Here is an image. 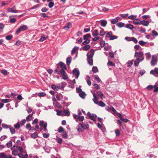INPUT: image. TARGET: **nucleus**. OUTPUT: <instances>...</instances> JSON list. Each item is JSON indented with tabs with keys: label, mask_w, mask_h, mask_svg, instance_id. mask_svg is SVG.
I'll list each match as a JSON object with an SVG mask.
<instances>
[{
	"label": "nucleus",
	"mask_w": 158,
	"mask_h": 158,
	"mask_svg": "<svg viewBox=\"0 0 158 158\" xmlns=\"http://www.w3.org/2000/svg\"><path fill=\"white\" fill-rule=\"evenodd\" d=\"M94 54V50L93 49H91L87 54V60L89 64L90 65H93V57Z\"/></svg>",
	"instance_id": "obj_1"
},
{
	"label": "nucleus",
	"mask_w": 158,
	"mask_h": 158,
	"mask_svg": "<svg viewBox=\"0 0 158 158\" xmlns=\"http://www.w3.org/2000/svg\"><path fill=\"white\" fill-rule=\"evenodd\" d=\"M93 96L94 98L93 99V101L95 104L102 107H104L106 106V104L102 101H100L99 102H98V98L94 94H93Z\"/></svg>",
	"instance_id": "obj_2"
},
{
	"label": "nucleus",
	"mask_w": 158,
	"mask_h": 158,
	"mask_svg": "<svg viewBox=\"0 0 158 158\" xmlns=\"http://www.w3.org/2000/svg\"><path fill=\"white\" fill-rule=\"evenodd\" d=\"M134 57L136 58V59L137 60H139L140 61H142L144 59L143 53L141 52L136 51L135 53Z\"/></svg>",
	"instance_id": "obj_3"
},
{
	"label": "nucleus",
	"mask_w": 158,
	"mask_h": 158,
	"mask_svg": "<svg viewBox=\"0 0 158 158\" xmlns=\"http://www.w3.org/2000/svg\"><path fill=\"white\" fill-rule=\"evenodd\" d=\"M28 28L27 26L25 25L21 26L16 31V34L18 35L21 31L27 30Z\"/></svg>",
	"instance_id": "obj_4"
},
{
	"label": "nucleus",
	"mask_w": 158,
	"mask_h": 158,
	"mask_svg": "<svg viewBox=\"0 0 158 158\" xmlns=\"http://www.w3.org/2000/svg\"><path fill=\"white\" fill-rule=\"evenodd\" d=\"M90 36V35L89 34H87L84 36L83 39L85 41L82 43L83 45H86L90 42V41L89 40V38Z\"/></svg>",
	"instance_id": "obj_5"
},
{
	"label": "nucleus",
	"mask_w": 158,
	"mask_h": 158,
	"mask_svg": "<svg viewBox=\"0 0 158 158\" xmlns=\"http://www.w3.org/2000/svg\"><path fill=\"white\" fill-rule=\"evenodd\" d=\"M73 116L74 118L76 119L77 122L78 121H82L84 119L83 116H79L78 115L73 114Z\"/></svg>",
	"instance_id": "obj_6"
},
{
	"label": "nucleus",
	"mask_w": 158,
	"mask_h": 158,
	"mask_svg": "<svg viewBox=\"0 0 158 158\" xmlns=\"http://www.w3.org/2000/svg\"><path fill=\"white\" fill-rule=\"evenodd\" d=\"M40 126L43 127L44 128V131L46 132L47 131V123H45L44 121L43 120L40 121Z\"/></svg>",
	"instance_id": "obj_7"
},
{
	"label": "nucleus",
	"mask_w": 158,
	"mask_h": 158,
	"mask_svg": "<svg viewBox=\"0 0 158 158\" xmlns=\"http://www.w3.org/2000/svg\"><path fill=\"white\" fill-rule=\"evenodd\" d=\"M157 60L156 57L155 56H152L151 62V65L152 66H154L157 64Z\"/></svg>",
	"instance_id": "obj_8"
},
{
	"label": "nucleus",
	"mask_w": 158,
	"mask_h": 158,
	"mask_svg": "<svg viewBox=\"0 0 158 158\" xmlns=\"http://www.w3.org/2000/svg\"><path fill=\"white\" fill-rule=\"evenodd\" d=\"M73 74L75 76L76 78L77 79L80 75L79 70L77 69H74L73 70Z\"/></svg>",
	"instance_id": "obj_9"
},
{
	"label": "nucleus",
	"mask_w": 158,
	"mask_h": 158,
	"mask_svg": "<svg viewBox=\"0 0 158 158\" xmlns=\"http://www.w3.org/2000/svg\"><path fill=\"white\" fill-rule=\"evenodd\" d=\"M60 74H62L63 77L62 78L64 80H66L68 78V76L66 74L65 70L63 69H61V73Z\"/></svg>",
	"instance_id": "obj_10"
},
{
	"label": "nucleus",
	"mask_w": 158,
	"mask_h": 158,
	"mask_svg": "<svg viewBox=\"0 0 158 158\" xmlns=\"http://www.w3.org/2000/svg\"><path fill=\"white\" fill-rule=\"evenodd\" d=\"M150 73L155 76H157L158 75V68H155L154 70H152L150 71Z\"/></svg>",
	"instance_id": "obj_11"
},
{
	"label": "nucleus",
	"mask_w": 158,
	"mask_h": 158,
	"mask_svg": "<svg viewBox=\"0 0 158 158\" xmlns=\"http://www.w3.org/2000/svg\"><path fill=\"white\" fill-rule=\"evenodd\" d=\"M16 6H14L12 8H8L7 9V11L9 12L17 13L18 11L15 10Z\"/></svg>",
	"instance_id": "obj_12"
},
{
	"label": "nucleus",
	"mask_w": 158,
	"mask_h": 158,
	"mask_svg": "<svg viewBox=\"0 0 158 158\" xmlns=\"http://www.w3.org/2000/svg\"><path fill=\"white\" fill-rule=\"evenodd\" d=\"M149 23L148 21L143 20L140 21V23L145 26H148Z\"/></svg>",
	"instance_id": "obj_13"
},
{
	"label": "nucleus",
	"mask_w": 158,
	"mask_h": 158,
	"mask_svg": "<svg viewBox=\"0 0 158 158\" xmlns=\"http://www.w3.org/2000/svg\"><path fill=\"white\" fill-rule=\"evenodd\" d=\"M56 97L57 100L58 101H60L63 98L62 95L60 93H57Z\"/></svg>",
	"instance_id": "obj_14"
},
{
	"label": "nucleus",
	"mask_w": 158,
	"mask_h": 158,
	"mask_svg": "<svg viewBox=\"0 0 158 158\" xmlns=\"http://www.w3.org/2000/svg\"><path fill=\"white\" fill-rule=\"evenodd\" d=\"M60 67L62 69H63L64 70H66L67 69L66 66L65 64L62 62H60Z\"/></svg>",
	"instance_id": "obj_15"
},
{
	"label": "nucleus",
	"mask_w": 158,
	"mask_h": 158,
	"mask_svg": "<svg viewBox=\"0 0 158 158\" xmlns=\"http://www.w3.org/2000/svg\"><path fill=\"white\" fill-rule=\"evenodd\" d=\"M72 27L71 23L70 22H68L67 25L63 27V29L67 30L70 28Z\"/></svg>",
	"instance_id": "obj_16"
},
{
	"label": "nucleus",
	"mask_w": 158,
	"mask_h": 158,
	"mask_svg": "<svg viewBox=\"0 0 158 158\" xmlns=\"http://www.w3.org/2000/svg\"><path fill=\"white\" fill-rule=\"evenodd\" d=\"M82 126L81 125V123H79V125L77 127V129L78 132H82L83 130H82Z\"/></svg>",
	"instance_id": "obj_17"
},
{
	"label": "nucleus",
	"mask_w": 158,
	"mask_h": 158,
	"mask_svg": "<svg viewBox=\"0 0 158 158\" xmlns=\"http://www.w3.org/2000/svg\"><path fill=\"white\" fill-rule=\"evenodd\" d=\"M101 21V26L103 27H105L107 24V21L105 20H102Z\"/></svg>",
	"instance_id": "obj_18"
},
{
	"label": "nucleus",
	"mask_w": 158,
	"mask_h": 158,
	"mask_svg": "<svg viewBox=\"0 0 158 158\" xmlns=\"http://www.w3.org/2000/svg\"><path fill=\"white\" fill-rule=\"evenodd\" d=\"M79 48L78 47H75L73 48L71 52V55H73L76 52V51H77L78 49Z\"/></svg>",
	"instance_id": "obj_19"
},
{
	"label": "nucleus",
	"mask_w": 158,
	"mask_h": 158,
	"mask_svg": "<svg viewBox=\"0 0 158 158\" xmlns=\"http://www.w3.org/2000/svg\"><path fill=\"white\" fill-rule=\"evenodd\" d=\"M63 115H66L68 116L70 115L69 111L67 110H64L63 111Z\"/></svg>",
	"instance_id": "obj_20"
},
{
	"label": "nucleus",
	"mask_w": 158,
	"mask_h": 158,
	"mask_svg": "<svg viewBox=\"0 0 158 158\" xmlns=\"http://www.w3.org/2000/svg\"><path fill=\"white\" fill-rule=\"evenodd\" d=\"M72 58L71 57H69L66 59V64L68 65H69L72 61Z\"/></svg>",
	"instance_id": "obj_21"
},
{
	"label": "nucleus",
	"mask_w": 158,
	"mask_h": 158,
	"mask_svg": "<svg viewBox=\"0 0 158 158\" xmlns=\"http://www.w3.org/2000/svg\"><path fill=\"white\" fill-rule=\"evenodd\" d=\"M79 95L81 98L84 99L85 98V97L86 96V94L84 92L82 91L80 93Z\"/></svg>",
	"instance_id": "obj_22"
},
{
	"label": "nucleus",
	"mask_w": 158,
	"mask_h": 158,
	"mask_svg": "<svg viewBox=\"0 0 158 158\" xmlns=\"http://www.w3.org/2000/svg\"><path fill=\"white\" fill-rule=\"evenodd\" d=\"M97 116L95 114H92L89 117L90 119L93 121H96Z\"/></svg>",
	"instance_id": "obj_23"
},
{
	"label": "nucleus",
	"mask_w": 158,
	"mask_h": 158,
	"mask_svg": "<svg viewBox=\"0 0 158 158\" xmlns=\"http://www.w3.org/2000/svg\"><path fill=\"white\" fill-rule=\"evenodd\" d=\"M97 94L98 96H99L100 98L102 99H103L104 95L102 93L101 91H99L97 92Z\"/></svg>",
	"instance_id": "obj_24"
},
{
	"label": "nucleus",
	"mask_w": 158,
	"mask_h": 158,
	"mask_svg": "<svg viewBox=\"0 0 158 158\" xmlns=\"http://www.w3.org/2000/svg\"><path fill=\"white\" fill-rule=\"evenodd\" d=\"M99 35L97 30H95L92 33V35L93 37H95Z\"/></svg>",
	"instance_id": "obj_25"
},
{
	"label": "nucleus",
	"mask_w": 158,
	"mask_h": 158,
	"mask_svg": "<svg viewBox=\"0 0 158 158\" xmlns=\"http://www.w3.org/2000/svg\"><path fill=\"white\" fill-rule=\"evenodd\" d=\"M87 78L86 79V82L88 85L90 86L91 85V82L90 80V77L89 76H87Z\"/></svg>",
	"instance_id": "obj_26"
},
{
	"label": "nucleus",
	"mask_w": 158,
	"mask_h": 158,
	"mask_svg": "<svg viewBox=\"0 0 158 158\" xmlns=\"http://www.w3.org/2000/svg\"><path fill=\"white\" fill-rule=\"evenodd\" d=\"M125 25V24L122 22H119L117 23L116 25L119 27H123Z\"/></svg>",
	"instance_id": "obj_27"
},
{
	"label": "nucleus",
	"mask_w": 158,
	"mask_h": 158,
	"mask_svg": "<svg viewBox=\"0 0 158 158\" xmlns=\"http://www.w3.org/2000/svg\"><path fill=\"white\" fill-rule=\"evenodd\" d=\"M14 126L16 129H19L20 127L19 122H18L15 124L14 125Z\"/></svg>",
	"instance_id": "obj_28"
},
{
	"label": "nucleus",
	"mask_w": 158,
	"mask_h": 158,
	"mask_svg": "<svg viewBox=\"0 0 158 158\" xmlns=\"http://www.w3.org/2000/svg\"><path fill=\"white\" fill-rule=\"evenodd\" d=\"M82 128L84 129H87L89 128V125L87 124H82Z\"/></svg>",
	"instance_id": "obj_29"
},
{
	"label": "nucleus",
	"mask_w": 158,
	"mask_h": 158,
	"mask_svg": "<svg viewBox=\"0 0 158 158\" xmlns=\"http://www.w3.org/2000/svg\"><path fill=\"white\" fill-rule=\"evenodd\" d=\"M32 118V115L30 114L26 117V120L28 122L31 121Z\"/></svg>",
	"instance_id": "obj_30"
},
{
	"label": "nucleus",
	"mask_w": 158,
	"mask_h": 158,
	"mask_svg": "<svg viewBox=\"0 0 158 158\" xmlns=\"http://www.w3.org/2000/svg\"><path fill=\"white\" fill-rule=\"evenodd\" d=\"M118 21V19L117 18L112 19L111 21V23L112 24H114L116 23Z\"/></svg>",
	"instance_id": "obj_31"
},
{
	"label": "nucleus",
	"mask_w": 158,
	"mask_h": 158,
	"mask_svg": "<svg viewBox=\"0 0 158 158\" xmlns=\"http://www.w3.org/2000/svg\"><path fill=\"white\" fill-rule=\"evenodd\" d=\"M10 130V132L12 134H15V130L14 128L12 127H11L10 126L9 127Z\"/></svg>",
	"instance_id": "obj_32"
},
{
	"label": "nucleus",
	"mask_w": 158,
	"mask_h": 158,
	"mask_svg": "<svg viewBox=\"0 0 158 158\" xmlns=\"http://www.w3.org/2000/svg\"><path fill=\"white\" fill-rule=\"evenodd\" d=\"M141 61H140L139 60H137V59H136V60L134 61V64L135 66H138L139 65V63Z\"/></svg>",
	"instance_id": "obj_33"
},
{
	"label": "nucleus",
	"mask_w": 158,
	"mask_h": 158,
	"mask_svg": "<svg viewBox=\"0 0 158 158\" xmlns=\"http://www.w3.org/2000/svg\"><path fill=\"white\" fill-rule=\"evenodd\" d=\"M90 48V46L89 45H86L83 48V50L85 51H87Z\"/></svg>",
	"instance_id": "obj_34"
},
{
	"label": "nucleus",
	"mask_w": 158,
	"mask_h": 158,
	"mask_svg": "<svg viewBox=\"0 0 158 158\" xmlns=\"http://www.w3.org/2000/svg\"><path fill=\"white\" fill-rule=\"evenodd\" d=\"M54 71L57 74H60L61 73V69L60 70L59 68L58 67L57 69L55 70Z\"/></svg>",
	"instance_id": "obj_35"
},
{
	"label": "nucleus",
	"mask_w": 158,
	"mask_h": 158,
	"mask_svg": "<svg viewBox=\"0 0 158 158\" xmlns=\"http://www.w3.org/2000/svg\"><path fill=\"white\" fill-rule=\"evenodd\" d=\"M62 138L64 139H66L68 137L67 133L66 131H64L62 134Z\"/></svg>",
	"instance_id": "obj_36"
},
{
	"label": "nucleus",
	"mask_w": 158,
	"mask_h": 158,
	"mask_svg": "<svg viewBox=\"0 0 158 158\" xmlns=\"http://www.w3.org/2000/svg\"><path fill=\"white\" fill-rule=\"evenodd\" d=\"M51 88L52 89L55 90H57L59 89L57 85H52Z\"/></svg>",
	"instance_id": "obj_37"
},
{
	"label": "nucleus",
	"mask_w": 158,
	"mask_h": 158,
	"mask_svg": "<svg viewBox=\"0 0 158 158\" xmlns=\"http://www.w3.org/2000/svg\"><path fill=\"white\" fill-rule=\"evenodd\" d=\"M146 58L147 60H149L151 57V55L150 53L148 52L145 54Z\"/></svg>",
	"instance_id": "obj_38"
},
{
	"label": "nucleus",
	"mask_w": 158,
	"mask_h": 158,
	"mask_svg": "<svg viewBox=\"0 0 158 158\" xmlns=\"http://www.w3.org/2000/svg\"><path fill=\"white\" fill-rule=\"evenodd\" d=\"M12 154L13 155L17 156L18 155V152L17 150H14L12 151Z\"/></svg>",
	"instance_id": "obj_39"
},
{
	"label": "nucleus",
	"mask_w": 158,
	"mask_h": 158,
	"mask_svg": "<svg viewBox=\"0 0 158 158\" xmlns=\"http://www.w3.org/2000/svg\"><path fill=\"white\" fill-rule=\"evenodd\" d=\"M12 37H13L12 35H9L6 36V37L5 38L6 40H10L11 39H12Z\"/></svg>",
	"instance_id": "obj_40"
},
{
	"label": "nucleus",
	"mask_w": 158,
	"mask_h": 158,
	"mask_svg": "<svg viewBox=\"0 0 158 158\" xmlns=\"http://www.w3.org/2000/svg\"><path fill=\"white\" fill-rule=\"evenodd\" d=\"M105 34V32L104 31V30L102 29L100 31L99 35L100 36H102L104 35Z\"/></svg>",
	"instance_id": "obj_41"
},
{
	"label": "nucleus",
	"mask_w": 158,
	"mask_h": 158,
	"mask_svg": "<svg viewBox=\"0 0 158 158\" xmlns=\"http://www.w3.org/2000/svg\"><path fill=\"white\" fill-rule=\"evenodd\" d=\"M107 65L108 66H115V64L114 63H113L112 62H111L110 60L108 61V62L107 63Z\"/></svg>",
	"instance_id": "obj_42"
},
{
	"label": "nucleus",
	"mask_w": 158,
	"mask_h": 158,
	"mask_svg": "<svg viewBox=\"0 0 158 158\" xmlns=\"http://www.w3.org/2000/svg\"><path fill=\"white\" fill-rule=\"evenodd\" d=\"M6 155L4 152L0 153V158H5Z\"/></svg>",
	"instance_id": "obj_43"
},
{
	"label": "nucleus",
	"mask_w": 158,
	"mask_h": 158,
	"mask_svg": "<svg viewBox=\"0 0 158 158\" xmlns=\"http://www.w3.org/2000/svg\"><path fill=\"white\" fill-rule=\"evenodd\" d=\"M128 18L130 19L133 20L135 19L136 18V16L134 15H131L128 17Z\"/></svg>",
	"instance_id": "obj_44"
},
{
	"label": "nucleus",
	"mask_w": 158,
	"mask_h": 158,
	"mask_svg": "<svg viewBox=\"0 0 158 158\" xmlns=\"http://www.w3.org/2000/svg\"><path fill=\"white\" fill-rule=\"evenodd\" d=\"M38 136V134L35 132L32 134L31 135V137L32 138L35 139Z\"/></svg>",
	"instance_id": "obj_45"
},
{
	"label": "nucleus",
	"mask_w": 158,
	"mask_h": 158,
	"mask_svg": "<svg viewBox=\"0 0 158 158\" xmlns=\"http://www.w3.org/2000/svg\"><path fill=\"white\" fill-rule=\"evenodd\" d=\"M92 71L93 72L96 73L98 71V68L97 67H93L92 68Z\"/></svg>",
	"instance_id": "obj_46"
},
{
	"label": "nucleus",
	"mask_w": 158,
	"mask_h": 158,
	"mask_svg": "<svg viewBox=\"0 0 158 158\" xmlns=\"http://www.w3.org/2000/svg\"><path fill=\"white\" fill-rule=\"evenodd\" d=\"M126 27L130 29H132L134 28V26L131 24H128L126 25Z\"/></svg>",
	"instance_id": "obj_47"
},
{
	"label": "nucleus",
	"mask_w": 158,
	"mask_h": 158,
	"mask_svg": "<svg viewBox=\"0 0 158 158\" xmlns=\"http://www.w3.org/2000/svg\"><path fill=\"white\" fill-rule=\"evenodd\" d=\"M95 80H96L98 82H100L101 81V80L99 78V77L97 75H96L95 76Z\"/></svg>",
	"instance_id": "obj_48"
},
{
	"label": "nucleus",
	"mask_w": 158,
	"mask_h": 158,
	"mask_svg": "<svg viewBox=\"0 0 158 158\" xmlns=\"http://www.w3.org/2000/svg\"><path fill=\"white\" fill-rule=\"evenodd\" d=\"M54 5V3L52 2H49L48 4V6L50 8H52Z\"/></svg>",
	"instance_id": "obj_49"
},
{
	"label": "nucleus",
	"mask_w": 158,
	"mask_h": 158,
	"mask_svg": "<svg viewBox=\"0 0 158 158\" xmlns=\"http://www.w3.org/2000/svg\"><path fill=\"white\" fill-rule=\"evenodd\" d=\"M55 105L59 108H61L62 106L58 102H56L55 103Z\"/></svg>",
	"instance_id": "obj_50"
},
{
	"label": "nucleus",
	"mask_w": 158,
	"mask_h": 158,
	"mask_svg": "<svg viewBox=\"0 0 158 158\" xmlns=\"http://www.w3.org/2000/svg\"><path fill=\"white\" fill-rule=\"evenodd\" d=\"M109 110L110 111H113L115 114L117 112V111L113 107L110 108H109Z\"/></svg>",
	"instance_id": "obj_51"
},
{
	"label": "nucleus",
	"mask_w": 158,
	"mask_h": 158,
	"mask_svg": "<svg viewBox=\"0 0 158 158\" xmlns=\"http://www.w3.org/2000/svg\"><path fill=\"white\" fill-rule=\"evenodd\" d=\"M47 36L46 37H42L39 40V41L40 42H43L47 38Z\"/></svg>",
	"instance_id": "obj_52"
},
{
	"label": "nucleus",
	"mask_w": 158,
	"mask_h": 158,
	"mask_svg": "<svg viewBox=\"0 0 158 158\" xmlns=\"http://www.w3.org/2000/svg\"><path fill=\"white\" fill-rule=\"evenodd\" d=\"M10 99H2V102L3 103H7L10 102Z\"/></svg>",
	"instance_id": "obj_53"
},
{
	"label": "nucleus",
	"mask_w": 158,
	"mask_h": 158,
	"mask_svg": "<svg viewBox=\"0 0 158 158\" xmlns=\"http://www.w3.org/2000/svg\"><path fill=\"white\" fill-rule=\"evenodd\" d=\"M56 140L57 142L60 144H61L62 142V140L61 138H57L56 139Z\"/></svg>",
	"instance_id": "obj_54"
},
{
	"label": "nucleus",
	"mask_w": 158,
	"mask_h": 158,
	"mask_svg": "<svg viewBox=\"0 0 158 158\" xmlns=\"http://www.w3.org/2000/svg\"><path fill=\"white\" fill-rule=\"evenodd\" d=\"M12 141H10L9 143H6V146L7 147L9 148L12 146Z\"/></svg>",
	"instance_id": "obj_55"
},
{
	"label": "nucleus",
	"mask_w": 158,
	"mask_h": 158,
	"mask_svg": "<svg viewBox=\"0 0 158 158\" xmlns=\"http://www.w3.org/2000/svg\"><path fill=\"white\" fill-rule=\"evenodd\" d=\"M115 132L116 136H118L119 135L120 133L119 130L117 129L115 130Z\"/></svg>",
	"instance_id": "obj_56"
},
{
	"label": "nucleus",
	"mask_w": 158,
	"mask_h": 158,
	"mask_svg": "<svg viewBox=\"0 0 158 158\" xmlns=\"http://www.w3.org/2000/svg\"><path fill=\"white\" fill-rule=\"evenodd\" d=\"M110 40H113L117 38V37L115 35H111L110 37Z\"/></svg>",
	"instance_id": "obj_57"
},
{
	"label": "nucleus",
	"mask_w": 158,
	"mask_h": 158,
	"mask_svg": "<svg viewBox=\"0 0 158 158\" xmlns=\"http://www.w3.org/2000/svg\"><path fill=\"white\" fill-rule=\"evenodd\" d=\"M134 60H133L131 61L128 62L127 63V66L130 67L133 64Z\"/></svg>",
	"instance_id": "obj_58"
},
{
	"label": "nucleus",
	"mask_w": 158,
	"mask_h": 158,
	"mask_svg": "<svg viewBox=\"0 0 158 158\" xmlns=\"http://www.w3.org/2000/svg\"><path fill=\"white\" fill-rule=\"evenodd\" d=\"M57 114L58 115H61V116H63V111H57Z\"/></svg>",
	"instance_id": "obj_59"
},
{
	"label": "nucleus",
	"mask_w": 158,
	"mask_h": 158,
	"mask_svg": "<svg viewBox=\"0 0 158 158\" xmlns=\"http://www.w3.org/2000/svg\"><path fill=\"white\" fill-rule=\"evenodd\" d=\"M109 54L110 57L111 58H113L114 57V52L112 51H110L109 52Z\"/></svg>",
	"instance_id": "obj_60"
},
{
	"label": "nucleus",
	"mask_w": 158,
	"mask_h": 158,
	"mask_svg": "<svg viewBox=\"0 0 158 158\" xmlns=\"http://www.w3.org/2000/svg\"><path fill=\"white\" fill-rule=\"evenodd\" d=\"M64 129L61 127H60L58 129V131L59 133H61L62 132H64Z\"/></svg>",
	"instance_id": "obj_61"
},
{
	"label": "nucleus",
	"mask_w": 158,
	"mask_h": 158,
	"mask_svg": "<svg viewBox=\"0 0 158 158\" xmlns=\"http://www.w3.org/2000/svg\"><path fill=\"white\" fill-rule=\"evenodd\" d=\"M152 35L153 36H156L158 35V34L157 32L155 31H153L152 32Z\"/></svg>",
	"instance_id": "obj_62"
},
{
	"label": "nucleus",
	"mask_w": 158,
	"mask_h": 158,
	"mask_svg": "<svg viewBox=\"0 0 158 158\" xmlns=\"http://www.w3.org/2000/svg\"><path fill=\"white\" fill-rule=\"evenodd\" d=\"M133 23L135 25H139L140 24V22L139 21H137L136 20H134L133 21Z\"/></svg>",
	"instance_id": "obj_63"
},
{
	"label": "nucleus",
	"mask_w": 158,
	"mask_h": 158,
	"mask_svg": "<svg viewBox=\"0 0 158 158\" xmlns=\"http://www.w3.org/2000/svg\"><path fill=\"white\" fill-rule=\"evenodd\" d=\"M112 35V32L110 31L108 32L106 35V36L107 37H110Z\"/></svg>",
	"instance_id": "obj_64"
}]
</instances>
